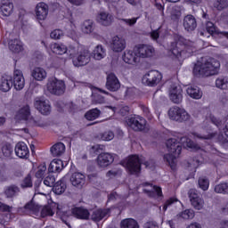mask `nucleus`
I'll return each mask as SVG.
<instances>
[{
    "instance_id": "1",
    "label": "nucleus",
    "mask_w": 228,
    "mask_h": 228,
    "mask_svg": "<svg viewBox=\"0 0 228 228\" xmlns=\"http://www.w3.org/2000/svg\"><path fill=\"white\" fill-rule=\"evenodd\" d=\"M170 51L178 60H184V58H190L197 49L195 48V43L176 35L175 36V41L170 44Z\"/></svg>"
},
{
    "instance_id": "2",
    "label": "nucleus",
    "mask_w": 228,
    "mask_h": 228,
    "mask_svg": "<svg viewBox=\"0 0 228 228\" xmlns=\"http://www.w3.org/2000/svg\"><path fill=\"white\" fill-rule=\"evenodd\" d=\"M219 70L220 61L215 59H208L204 62L195 64L192 73L196 77H209V76H216Z\"/></svg>"
},
{
    "instance_id": "3",
    "label": "nucleus",
    "mask_w": 228,
    "mask_h": 228,
    "mask_svg": "<svg viewBox=\"0 0 228 228\" xmlns=\"http://www.w3.org/2000/svg\"><path fill=\"white\" fill-rule=\"evenodd\" d=\"M166 145L169 153L164 155V161L170 166L171 170H175L177 156L183 151V142H181V138H170L166 142Z\"/></svg>"
},
{
    "instance_id": "4",
    "label": "nucleus",
    "mask_w": 228,
    "mask_h": 228,
    "mask_svg": "<svg viewBox=\"0 0 228 228\" xmlns=\"http://www.w3.org/2000/svg\"><path fill=\"white\" fill-rule=\"evenodd\" d=\"M125 165L131 175H138L142 172V165H145L146 168H153L154 161H145L136 155H132L125 160Z\"/></svg>"
},
{
    "instance_id": "5",
    "label": "nucleus",
    "mask_w": 228,
    "mask_h": 228,
    "mask_svg": "<svg viewBox=\"0 0 228 228\" xmlns=\"http://www.w3.org/2000/svg\"><path fill=\"white\" fill-rule=\"evenodd\" d=\"M46 88L53 95H63L65 94V82L57 78L48 79Z\"/></svg>"
},
{
    "instance_id": "6",
    "label": "nucleus",
    "mask_w": 228,
    "mask_h": 228,
    "mask_svg": "<svg viewBox=\"0 0 228 228\" xmlns=\"http://www.w3.org/2000/svg\"><path fill=\"white\" fill-rule=\"evenodd\" d=\"M168 116L171 120L175 122H187V120H190V114L178 106L171 107L168 110Z\"/></svg>"
},
{
    "instance_id": "7",
    "label": "nucleus",
    "mask_w": 228,
    "mask_h": 228,
    "mask_svg": "<svg viewBox=\"0 0 228 228\" xmlns=\"http://www.w3.org/2000/svg\"><path fill=\"white\" fill-rule=\"evenodd\" d=\"M92 60V53H90V51L87 49H81L77 55L73 58L72 63L74 67L79 68V67H85L89 64V62Z\"/></svg>"
},
{
    "instance_id": "8",
    "label": "nucleus",
    "mask_w": 228,
    "mask_h": 228,
    "mask_svg": "<svg viewBox=\"0 0 228 228\" xmlns=\"http://www.w3.org/2000/svg\"><path fill=\"white\" fill-rule=\"evenodd\" d=\"M161 79H163V75L159 71L151 70L142 77V83L147 86H157Z\"/></svg>"
},
{
    "instance_id": "9",
    "label": "nucleus",
    "mask_w": 228,
    "mask_h": 228,
    "mask_svg": "<svg viewBox=\"0 0 228 228\" xmlns=\"http://www.w3.org/2000/svg\"><path fill=\"white\" fill-rule=\"evenodd\" d=\"M135 56L140 58H151L154 55V47L149 45H137L134 47Z\"/></svg>"
},
{
    "instance_id": "10",
    "label": "nucleus",
    "mask_w": 228,
    "mask_h": 228,
    "mask_svg": "<svg viewBox=\"0 0 228 228\" xmlns=\"http://www.w3.org/2000/svg\"><path fill=\"white\" fill-rule=\"evenodd\" d=\"M188 197L194 209H197V211H200V209L204 208V200L200 198V194L197 190L190 189L188 191Z\"/></svg>"
},
{
    "instance_id": "11",
    "label": "nucleus",
    "mask_w": 228,
    "mask_h": 228,
    "mask_svg": "<svg viewBox=\"0 0 228 228\" xmlns=\"http://www.w3.org/2000/svg\"><path fill=\"white\" fill-rule=\"evenodd\" d=\"M169 99L175 104L183 102V88L177 84H172L169 87Z\"/></svg>"
},
{
    "instance_id": "12",
    "label": "nucleus",
    "mask_w": 228,
    "mask_h": 228,
    "mask_svg": "<svg viewBox=\"0 0 228 228\" xmlns=\"http://www.w3.org/2000/svg\"><path fill=\"white\" fill-rule=\"evenodd\" d=\"M16 118L18 120H26L30 126H36L37 120L31 118V110L29 105L23 106L17 113Z\"/></svg>"
},
{
    "instance_id": "13",
    "label": "nucleus",
    "mask_w": 228,
    "mask_h": 228,
    "mask_svg": "<svg viewBox=\"0 0 228 228\" xmlns=\"http://www.w3.org/2000/svg\"><path fill=\"white\" fill-rule=\"evenodd\" d=\"M126 124L131 127V129H133V131H145L147 120L143 118H129Z\"/></svg>"
},
{
    "instance_id": "14",
    "label": "nucleus",
    "mask_w": 228,
    "mask_h": 228,
    "mask_svg": "<svg viewBox=\"0 0 228 228\" xmlns=\"http://www.w3.org/2000/svg\"><path fill=\"white\" fill-rule=\"evenodd\" d=\"M193 136H195V138H199V140H213V138H215L216 141L218 142V143L221 145H225V143H228V140L224 136L222 133H211L208 135H202L199 133H194Z\"/></svg>"
},
{
    "instance_id": "15",
    "label": "nucleus",
    "mask_w": 228,
    "mask_h": 228,
    "mask_svg": "<svg viewBox=\"0 0 228 228\" xmlns=\"http://www.w3.org/2000/svg\"><path fill=\"white\" fill-rule=\"evenodd\" d=\"M105 87L109 92H118L120 90V81L117 75L110 73L107 76Z\"/></svg>"
},
{
    "instance_id": "16",
    "label": "nucleus",
    "mask_w": 228,
    "mask_h": 228,
    "mask_svg": "<svg viewBox=\"0 0 228 228\" xmlns=\"http://www.w3.org/2000/svg\"><path fill=\"white\" fill-rule=\"evenodd\" d=\"M34 106L36 110H39L42 115L51 114V104L47 100H42L40 98H36L34 102Z\"/></svg>"
},
{
    "instance_id": "17",
    "label": "nucleus",
    "mask_w": 228,
    "mask_h": 228,
    "mask_svg": "<svg viewBox=\"0 0 228 228\" xmlns=\"http://www.w3.org/2000/svg\"><path fill=\"white\" fill-rule=\"evenodd\" d=\"M110 48L114 53H122L126 49V39L122 37L115 36L111 39Z\"/></svg>"
},
{
    "instance_id": "18",
    "label": "nucleus",
    "mask_w": 228,
    "mask_h": 228,
    "mask_svg": "<svg viewBox=\"0 0 228 228\" xmlns=\"http://www.w3.org/2000/svg\"><path fill=\"white\" fill-rule=\"evenodd\" d=\"M142 186H150V189H143V193H146L149 197L155 199V197H163V191L161 187L152 185L151 183H142Z\"/></svg>"
},
{
    "instance_id": "19",
    "label": "nucleus",
    "mask_w": 228,
    "mask_h": 228,
    "mask_svg": "<svg viewBox=\"0 0 228 228\" xmlns=\"http://www.w3.org/2000/svg\"><path fill=\"white\" fill-rule=\"evenodd\" d=\"M183 26L185 31L191 33V31L197 29V19H195V16L188 14L183 18Z\"/></svg>"
},
{
    "instance_id": "20",
    "label": "nucleus",
    "mask_w": 228,
    "mask_h": 228,
    "mask_svg": "<svg viewBox=\"0 0 228 228\" xmlns=\"http://www.w3.org/2000/svg\"><path fill=\"white\" fill-rule=\"evenodd\" d=\"M115 161L113 155L110 153H100L97 157V165L102 168H106V167H110L111 163Z\"/></svg>"
},
{
    "instance_id": "21",
    "label": "nucleus",
    "mask_w": 228,
    "mask_h": 228,
    "mask_svg": "<svg viewBox=\"0 0 228 228\" xmlns=\"http://www.w3.org/2000/svg\"><path fill=\"white\" fill-rule=\"evenodd\" d=\"M16 156L21 159H28L29 158V149L24 142H20L16 144L14 149Z\"/></svg>"
},
{
    "instance_id": "22",
    "label": "nucleus",
    "mask_w": 228,
    "mask_h": 228,
    "mask_svg": "<svg viewBox=\"0 0 228 228\" xmlns=\"http://www.w3.org/2000/svg\"><path fill=\"white\" fill-rule=\"evenodd\" d=\"M111 213V209L110 208H100L94 210L91 215V220L93 222H101V220H104V218H108Z\"/></svg>"
},
{
    "instance_id": "23",
    "label": "nucleus",
    "mask_w": 228,
    "mask_h": 228,
    "mask_svg": "<svg viewBox=\"0 0 228 228\" xmlns=\"http://www.w3.org/2000/svg\"><path fill=\"white\" fill-rule=\"evenodd\" d=\"M49 13V6L45 3H39L36 7V16L37 20H45Z\"/></svg>"
},
{
    "instance_id": "24",
    "label": "nucleus",
    "mask_w": 228,
    "mask_h": 228,
    "mask_svg": "<svg viewBox=\"0 0 228 228\" xmlns=\"http://www.w3.org/2000/svg\"><path fill=\"white\" fill-rule=\"evenodd\" d=\"M113 14L108 12H101L96 17L97 22H99V24H102V26H111V24L113 23Z\"/></svg>"
},
{
    "instance_id": "25",
    "label": "nucleus",
    "mask_w": 228,
    "mask_h": 228,
    "mask_svg": "<svg viewBox=\"0 0 228 228\" xmlns=\"http://www.w3.org/2000/svg\"><path fill=\"white\" fill-rule=\"evenodd\" d=\"M41 208L42 207L35 203L32 200L29 202H28L24 207L19 208L18 213L26 214V213H28V211H31V213H33L34 215H37V213L40 212Z\"/></svg>"
},
{
    "instance_id": "26",
    "label": "nucleus",
    "mask_w": 228,
    "mask_h": 228,
    "mask_svg": "<svg viewBox=\"0 0 228 228\" xmlns=\"http://www.w3.org/2000/svg\"><path fill=\"white\" fill-rule=\"evenodd\" d=\"M71 213L79 220H89L90 218V212L84 207H75L71 208Z\"/></svg>"
},
{
    "instance_id": "27",
    "label": "nucleus",
    "mask_w": 228,
    "mask_h": 228,
    "mask_svg": "<svg viewBox=\"0 0 228 228\" xmlns=\"http://www.w3.org/2000/svg\"><path fill=\"white\" fill-rule=\"evenodd\" d=\"M70 183L76 188H81L85 186V183H86V178L85 175L81 173H73L70 176Z\"/></svg>"
},
{
    "instance_id": "28",
    "label": "nucleus",
    "mask_w": 228,
    "mask_h": 228,
    "mask_svg": "<svg viewBox=\"0 0 228 228\" xmlns=\"http://www.w3.org/2000/svg\"><path fill=\"white\" fill-rule=\"evenodd\" d=\"M24 85H26V83L24 77L22 76V71L19 69L14 70L13 86L15 90H22V88H24Z\"/></svg>"
},
{
    "instance_id": "29",
    "label": "nucleus",
    "mask_w": 228,
    "mask_h": 228,
    "mask_svg": "<svg viewBox=\"0 0 228 228\" xmlns=\"http://www.w3.org/2000/svg\"><path fill=\"white\" fill-rule=\"evenodd\" d=\"M20 193V187L16 184H11L6 186L4 191V194L6 199H15Z\"/></svg>"
},
{
    "instance_id": "30",
    "label": "nucleus",
    "mask_w": 228,
    "mask_h": 228,
    "mask_svg": "<svg viewBox=\"0 0 228 228\" xmlns=\"http://www.w3.org/2000/svg\"><path fill=\"white\" fill-rule=\"evenodd\" d=\"M12 86H13V80H12V77L8 75L2 76L0 79V90L2 92H10Z\"/></svg>"
},
{
    "instance_id": "31",
    "label": "nucleus",
    "mask_w": 228,
    "mask_h": 228,
    "mask_svg": "<svg viewBox=\"0 0 228 228\" xmlns=\"http://www.w3.org/2000/svg\"><path fill=\"white\" fill-rule=\"evenodd\" d=\"M123 61L125 63H128L129 65H133L134 63H140V58H138L134 52L131 50L125 52L123 55Z\"/></svg>"
},
{
    "instance_id": "32",
    "label": "nucleus",
    "mask_w": 228,
    "mask_h": 228,
    "mask_svg": "<svg viewBox=\"0 0 228 228\" xmlns=\"http://www.w3.org/2000/svg\"><path fill=\"white\" fill-rule=\"evenodd\" d=\"M0 10L4 17H10L11 13L13 12V4L8 0H3Z\"/></svg>"
},
{
    "instance_id": "33",
    "label": "nucleus",
    "mask_w": 228,
    "mask_h": 228,
    "mask_svg": "<svg viewBox=\"0 0 228 228\" xmlns=\"http://www.w3.org/2000/svg\"><path fill=\"white\" fill-rule=\"evenodd\" d=\"M31 76L36 81H44L47 77V72L44 68L37 67L32 70Z\"/></svg>"
},
{
    "instance_id": "34",
    "label": "nucleus",
    "mask_w": 228,
    "mask_h": 228,
    "mask_svg": "<svg viewBox=\"0 0 228 228\" xmlns=\"http://www.w3.org/2000/svg\"><path fill=\"white\" fill-rule=\"evenodd\" d=\"M51 153L53 158H58L65 153V144L63 142H57L51 148Z\"/></svg>"
},
{
    "instance_id": "35",
    "label": "nucleus",
    "mask_w": 228,
    "mask_h": 228,
    "mask_svg": "<svg viewBox=\"0 0 228 228\" xmlns=\"http://www.w3.org/2000/svg\"><path fill=\"white\" fill-rule=\"evenodd\" d=\"M64 166H63V161L61 159H53L48 167V171L51 174H53L54 172H61L63 170Z\"/></svg>"
},
{
    "instance_id": "36",
    "label": "nucleus",
    "mask_w": 228,
    "mask_h": 228,
    "mask_svg": "<svg viewBox=\"0 0 228 228\" xmlns=\"http://www.w3.org/2000/svg\"><path fill=\"white\" fill-rule=\"evenodd\" d=\"M65 190H67V184L63 183V180L56 182L53 187V191L55 195L65 193Z\"/></svg>"
},
{
    "instance_id": "37",
    "label": "nucleus",
    "mask_w": 228,
    "mask_h": 228,
    "mask_svg": "<svg viewBox=\"0 0 228 228\" xmlns=\"http://www.w3.org/2000/svg\"><path fill=\"white\" fill-rule=\"evenodd\" d=\"M94 29H95V24L92 20H86L84 21L82 25V31L86 35H90V33H94Z\"/></svg>"
},
{
    "instance_id": "38",
    "label": "nucleus",
    "mask_w": 228,
    "mask_h": 228,
    "mask_svg": "<svg viewBox=\"0 0 228 228\" xmlns=\"http://www.w3.org/2000/svg\"><path fill=\"white\" fill-rule=\"evenodd\" d=\"M121 228H140L138 222L133 218H126L121 221Z\"/></svg>"
},
{
    "instance_id": "39",
    "label": "nucleus",
    "mask_w": 228,
    "mask_h": 228,
    "mask_svg": "<svg viewBox=\"0 0 228 228\" xmlns=\"http://www.w3.org/2000/svg\"><path fill=\"white\" fill-rule=\"evenodd\" d=\"M93 56L94 60H102V58L106 57V50L102 45H98L93 51Z\"/></svg>"
},
{
    "instance_id": "40",
    "label": "nucleus",
    "mask_w": 228,
    "mask_h": 228,
    "mask_svg": "<svg viewBox=\"0 0 228 228\" xmlns=\"http://www.w3.org/2000/svg\"><path fill=\"white\" fill-rule=\"evenodd\" d=\"M187 94L192 99H201L202 91L198 86H190L187 88Z\"/></svg>"
},
{
    "instance_id": "41",
    "label": "nucleus",
    "mask_w": 228,
    "mask_h": 228,
    "mask_svg": "<svg viewBox=\"0 0 228 228\" xmlns=\"http://www.w3.org/2000/svg\"><path fill=\"white\" fill-rule=\"evenodd\" d=\"M9 49L12 53H20L22 51V45L18 39L9 41Z\"/></svg>"
},
{
    "instance_id": "42",
    "label": "nucleus",
    "mask_w": 228,
    "mask_h": 228,
    "mask_svg": "<svg viewBox=\"0 0 228 228\" xmlns=\"http://www.w3.org/2000/svg\"><path fill=\"white\" fill-rule=\"evenodd\" d=\"M181 142L183 147H188L189 149H195L196 151L200 149V147L198 146L197 143L193 142V141H191V139L188 137H181Z\"/></svg>"
},
{
    "instance_id": "43",
    "label": "nucleus",
    "mask_w": 228,
    "mask_h": 228,
    "mask_svg": "<svg viewBox=\"0 0 228 228\" xmlns=\"http://www.w3.org/2000/svg\"><path fill=\"white\" fill-rule=\"evenodd\" d=\"M91 102L92 104H104L106 102V99L99 93H93L91 95Z\"/></svg>"
},
{
    "instance_id": "44",
    "label": "nucleus",
    "mask_w": 228,
    "mask_h": 228,
    "mask_svg": "<svg viewBox=\"0 0 228 228\" xmlns=\"http://www.w3.org/2000/svg\"><path fill=\"white\" fill-rule=\"evenodd\" d=\"M101 115V110L99 109H93L87 111L85 115L86 120H95V118H99Z\"/></svg>"
},
{
    "instance_id": "45",
    "label": "nucleus",
    "mask_w": 228,
    "mask_h": 228,
    "mask_svg": "<svg viewBox=\"0 0 228 228\" xmlns=\"http://www.w3.org/2000/svg\"><path fill=\"white\" fill-rule=\"evenodd\" d=\"M228 85V77H220L216 80V86L220 88L221 90H225Z\"/></svg>"
},
{
    "instance_id": "46",
    "label": "nucleus",
    "mask_w": 228,
    "mask_h": 228,
    "mask_svg": "<svg viewBox=\"0 0 228 228\" xmlns=\"http://www.w3.org/2000/svg\"><path fill=\"white\" fill-rule=\"evenodd\" d=\"M52 49L56 54H67V46L65 45L53 44Z\"/></svg>"
},
{
    "instance_id": "47",
    "label": "nucleus",
    "mask_w": 228,
    "mask_h": 228,
    "mask_svg": "<svg viewBox=\"0 0 228 228\" xmlns=\"http://www.w3.org/2000/svg\"><path fill=\"white\" fill-rule=\"evenodd\" d=\"M2 154H4L5 158H12V154H13V147H12V144H4L2 146Z\"/></svg>"
},
{
    "instance_id": "48",
    "label": "nucleus",
    "mask_w": 228,
    "mask_h": 228,
    "mask_svg": "<svg viewBox=\"0 0 228 228\" xmlns=\"http://www.w3.org/2000/svg\"><path fill=\"white\" fill-rule=\"evenodd\" d=\"M216 193H224L228 195V183H223L215 186Z\"/></svg>"
},
{
    "instance_id": "49",
    "label": "nucleus",
    "mask_w": 228,
    "mask_h": 228,
    "mask_svg": "<svg viewBox=\"0 0 228 228\" xmlns=\"http://www.w3.org/2000/svg\"><path fill=\"white\" fill-rule=\"evenodd\" d=\"M79 53V48L74 46V45H69V48H67L66 54L69 56V58H76L77 54Z\"/></svg>"
},
{
    "instance_id": "50",
    "label": "nucleus",
    "mask_w": 228,
    "mask_h": 228,
    "mask_svg": "<svg viewBox=\"0 0 228 228\" xmlns=\"http://www.w3.org/2000/svg\"><path fill=\"white\" fill-rule=\"evenodd\" d=\"M101 140L103 142H111L115 138V134L111 131H107L100 134Z\"/></svg>"
},
{
    "instance_id": "51",
    "label": "nucleus",
    "mask_w": 228,
    "mask_h": 228,
    "mask_svg": "<svg viewBox=\"0 0 228 228\" xmlns=\"http://www.w3.org/2000/svg\"><path fill=\"white\" fill-rule=\"evenodd\" d=\"M179 216H181V218H183V220H191V218L195 216V212L191 209H186L182 212Z\"/></svg>"
},
{
    "instance_id": "52",
    "label": "nucleus",
    "mask_w": 228,
    "mask_h": 228,
    "mask_svg": "<svg viewBox=\"0 0 228 228\" xmlns=\"http://www.w3.org/2000/svg\"><path fill=\"white\" fill-rule=\"evenodd\" d=\"M228 2L227 0H216L214 3V8L217 9L219 12H222L224 8H227Z\"/></svg>"
},
{
    "instance_id": "53",
    "label": "nucleus",
    "mask_w": 228,
    "mask_h": 228,
    "mask_svg": "<svg viewBox=\"0 0 228 228\" xmlns=\"http://www.w3.org/2000/svg\"><path fill=\"white\" fill-rule=\"evenodd\" d=\"M21 188H31L33 187V181L31 180V175H28L20 183Z\"/></svg>"
},
{
    "instance_id": "54",
    "label": "nucleus",
    "mask_w": 228,
    "mask_h": 228,
    "mask_svg": "<svg viewBox=\"0 0 228 228\" xmlns=\"http://www.w3.org/2000/svg\"><path fill=\"white\" fill-rule=\"evenodd\" d=\"M198 184L201 190L206 191L209 188V180L206 177H200L198 181Z\"/></svg>"
},
{
    "instance_id": "55",
    "label": "nucleus",
    "mask_w": 228,
    "mask_h": 228,
    "mask_svg": "<svg viewBox=\"0 0 228 228\" xmlns=\"http://www.w3.org/2000/svg\"><path fill=\"white\" fill-rule=\"evenodd\" d=\"M53 215H54V212L49 206H45L41 209L42 218H45V216H53Z\"/></svg>"
},
{
    "instance_id": "56",
    "label": "nucleus",
    "mask_w": 228,
    "mask_h": 228,
    "mask_svg": "<svg viewBox=\"0 0 228 228\" xmlns=\"http://www.w3.org/2000/svg\"><path fill=\"white\" fill-rule=\"evenodd\" d=\"M207 31L209 35H215L218 34V30L216 29V27H215V24L211 21L207 22Z\"/></svg>"
},
{
    "instance_id": "57",
    "label": "nucleus",
    "mask_w": 228,
    "mask_h": 228,
    "mask_svg": "<svg viewBox=\"0 0 228 228\" xmlns=\"http://www.w3.org/2000/svg\"><path fill=\"white\" fill-rule=\"evenodd\" d=\"M54 183H56V178L54 177V175H49L44 180V184H45V186H50L53 188Z\"/></svg>"
},
{
    "instance_id": "58",
    "label": "nucleus",
    "mask_w": 228,
    "mask_h": 228,
    "mask_svg": "<svg viewBox=\"0 0 228 228\" xmlns=\"http://www.w3.org/2000/svg\"><path fill=\"white\" fill-rule=\"evenodd\" d=\"M45 170H47V167L45 166V164H42L38 167V170L36 173V177L37 179H42V177H44V175L45 174Z\"/></svg>"
},
{
    "instance_id": "59",
    "label": "nucleus",
    "mask_w": 228,
    "mask_h": 228,
    "mask_svg": "<svg viewBox=\"0 0 228 228\" xmlns=\"http://www.w3.org/2000/svg\"><path fill=\"white\" fill-rule=\"evenodd\" d=\"M50 37L53 40H60L63 37V31L61 29H55L51 32Z\"/></svg>"
},
{
    "instance_id": "60",
    "label": "nucleus",
    "mask_w": 228,
    "mask_h": 228,
    "mask_svg": "<svg viewBox=\"0 0 228 228\" xmlns=\"http://www.w3.org/2000/svg\"><path fill=\"white\" fill-rule=\"evenodd\" d=\"M102 151H104V145L95 144L91 147L90 152L93 154H100Z\"/></svg>"
},
{
    "instance_id": "61",
    "label": "nucleus",
    "mask_w": 228,
    "mask_h": 228,
    "mask_svg": "<svg viewBox=\"0 0 228 228\" xmlns=\"http://www.w3.org/2000/svg\"><path fill=\"white\" fill-rule=\"evenodd\" d=\"M12 209H13V207H10L9 205L0 202V211L2 213H12Z\"/></svg>"
},
{
    "instance_id": "62",
    "label": "nucleus",
    "mask_w": 228,
    "mask_h": 228,
    "mask_svg": "<svg viewBox=\"0 0 228 228\" xmlns=\"http://www.w3.org/2000/svg\"><path fill=\"white\" fill-rule=\"evenodd\" d=\"M174 202H177V199L170 198L169 200H167L163 206V211H167V209H168V206H172Z\"/></svg>"
},
{
    "instance_id": "63",
    "label": "nucleus",
    "mask_w": 228,
    "mask_h": 228,
    "mask_svg": "<svg viewBox=\"0 0 228 228\" xmlns=\"http://www.w3.org/2000/svg\"><path fill=\"white\" fill-rule=\"evenodd\" d=\"M210 120L212 124L216 126V127H222V120H220V118H217L215 116H210Z\"/></svg>"
},
{
    "instance_id": "64",
    "label": "nucleus",
    "mask_w": 228,
    "mask_h": 228,
    "mask_svg": "<svg viewBox=\"0 0 228 228\" xmlns=\"http://www.w3.org/2000/svg\"><path fill=\"white\" fill-rule=\"evenodd\" d=\"M143 228H158L156 222H147L144 224Z\"/></svg>"
}]
</instances>
